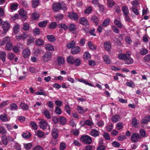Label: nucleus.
<instances>
[{
    "label": "nucleus",
    "instance_id": "f257e3e1",
    "mask_svg": "<svg viewBox=\"0 0 150 150\" xmlns=\"http://www.w3.org/2000/svg\"><path fill=\"white\" fill-rule=\"evenodd\" d=\"M61 9L64 10H66V6L64 4H60L59 3H56L53 4V9L55 12H58Z\"/></svg>",
    "mask_w": 150,
    "mask_h": 150
},
{
    "label": "nucleus",
    "instance_id": "f03ea898",
    "mask_svg": "<svg viewBox=\"0 0 150 150\" xmlns=\"http://www.w3.org/2000/svg\"><path fill=\"white\" fill-rule=\"evenodd\" d=\"M52 57V53L49 51H47L42 57V60L44 62H47L50 61Z\"/></svg>",
    "mask_w": 150,
    "mask_h": 150
},
{
    "label": "nucleus",
    "instance_id": "7ed1b4c3",
    "mask_svg": "<svg viewBox=\"0 0 150 150\" xmlns=\"http://www.w3.org/2000/svg\"><path fill=\"white\" fill-rule=\"evenodd\" d=\"M80 139L83 143L86 144H90L92 142L91 138L90 136L87 135L81 136Z\"/></svg>",
    "mask_w": 150,
    "mask_h": 150
},
{
    "label": "nucleus",
    "instance_id": "20e7f679",
    "mask_svg": "<svg viewBox=\"0 0 150 150\" xmlns=\"http://www.w3.org/2000/svg\"><path fill=\"white\" fill-rule=\"evenodd\" d=\"M141 138V137L139 134L137 133H134L131 136V140L133 142H136Z\"/></svg>",
    "mask_w": 150,
    "mask_h": 150
},
{
    "label": "nucleus",
    "instance_id": "39448f33",
    "mask_svg": "<svg viewBox=\"0 0 150 150\" xmlns=\"http://www.w3.org/2000/svg\"><path fill=\"white\" fill-rule=\"evenodd\" d=\"M124 62L125 64H131L133 63V59L131 57L129 54H128L125 59Z\"/></svg>",
    "mask_w": 150,
    "mask_h": 150
},
{
    "label": "nucleus",
    "instance_id": "423d86ee",
    "mask_svg": "<svg viewBox=\"0 0 150 150\" xmlns=\"http://www.w3.org/2000/svg\"><path fill=\"white\" fill-rule=\"evenodd\" d=\"M30 51L28 48L24 49L22 52V55L25 59L28 58L30 55Z\"/></svg>",
    "mask_w": 150,
    "mask_h": 150
},
{
    "label": "nucleus",
    "instance_id": "0eeeda50",
    "mask_svg": "<svg viewBox=\"0 0 150 150\" xmlns=\"http://www.w3.org/2000/svg\"><path fill=\"white\" fill-rule=\"evenodd\" d=\"M81 52V49L80 47L78 46H75L73 47L71 50V52L72 54H77Z\"/></svg>",
    "mask_w": 150,
    "mask_h": 150
},
{
    "label": "nucleus",
    "instance_id": "6e6552de",
    "mask_svg": "<svg viewBox=\"0 0 150 150\" xmlns=\"http://www.w3.org/2000/svg\"><path fill=\"white\" fill-rule=\"evenodd\" d=\"M48 125V123L44 120H42L39 122L40 127L43 129H46Z\"/></svg>",
    "mask_w": 150,
    "mask_h": 150
},
{
    "label": "nucleus",
    "instance_id": "1a4fd4ad",
    "mask_svg": "<svg viewBox=\"0 0 150 150\" xmlns=\"http://www.w3.org/2000/svg\"><path fill=\"white\" fill-rule=\"evenodd\" d=\"M111 119L113 122L116 123L117 122L120 121L121 119V117L120 115L115 114L112 116Z\"/></svg>",
    "mask_w": 150,
    "mask_h": 150
},
{
    "label": "nucleus",
    "instance_id": "9d476101",
    "mask_svg": "<svg viewBox=\"0 0 150 150\" xmlns=\"http://www.w3.org/2000/svg\"><path fill=\"white\" fill-rule=\"evenodd\" d=\"M2 28L5 33H6L10 29V25L8 22H4L2 25Z\"/></svg>",
    "mask_w": 150,
    "mask_h": 150
},
{
    "label": "nucleus",
    "instance_id": "9b49d317",
    "mask_svg": "<svg viewBox=\"0 0 150 150\" xmlns=\"http://www.w3.org/2000/svg\"><path fill=\"white\" fill-rule=\"evenodd\" d=\"M68 16L71 19L75 20H77L79 18L77 14L74 12H71L69 13Z\"/></svg>",
    "mask_w": 150,
    "mask_h": 150
},
{
    "label": "nucleus",
    "instance_id": "f8f14e48",
    "mask_svg": "<svg viewBox=\"0 0 150 150\" xmlns=\"http://www.w3.org/2000/svg\"><path fill=\"white\" fill-rule=\"evenodd\" d=\"M100 132L97 130L93 129L91 131L90 134L93 137H96L99 135Z\"/></svg>",
    "mask_w": 150,
    "mask_h": 150
},
{
    "label": "nucleus",
    "instance_id": "ddd939ff",
    "mask_svg": "<svg viewBox=\"0 0 150 150\" xmlns=\"http://www.w3.org/2000/svg\"><path fill=\"white\" fill-rule=\"evenodd\" d=\"M104 47L105 50L107 51H110L111 49V44L109 42H106L104 43Z\"/></svg>",
    "mask_w": 150,
    "mask_h": 150
},
{
    "label": "nucleus",
    "instance_id": "4468645a",
    "mask_svg": "<svg viewBox=\"0 0 150 150\" xmlns=\"http://www.w3.org/2000/svg\"><path fill=\"white\" fill-rule=\"evenodd\" d=\"M42 113L47 118L49 119L51 118V114L48 110H43Z\"/></svg>",
    "mask_w": 150,
    "mask_h": 150
},
{
    "label": "nucleus",
    "instance_id": "2eb2a0df",
    "mask_svg": "<svg viewBox=\"0 0 150 150\" xmlns=\"http://www.w3.org/2000/svg\"><path fill=\"white\" fill-rule=\"evenodd\" d=\"M9 109L12 111L17 110L18 107L17 105L14 103H11L10 104Z\"/></svg>",
    "mask_w": 150,
    "mask_h": 150
},
{
    "label": "nucleus",
    "instance_id": "dca6fc26",
    "mask_svg": "<svg viewBox=\"0 0 150 150\" xmlns=\"http://www.w3.org/2000/svg\"><path fill=\"white\" fill-rule=\"evenodd\" d=\"M45 47L46 50L50 51H53L54 50L53 46L49 44L45 45Z\"/></svg>",
    "mask_w": 150,
    "mask_h": 150
},
{
    "label": "nucleus",
    "instance_id": "f3484780",
    "mask_svg": "<svg viewBox=\"0 0 150 150\" xmlns=\"http://www.w3.org/2000/svg\"><path fill=\"white\" fill-rule=\"evenodd\" d=\"M35 44L37 46H41L44 45V42L42 40L39 38L36 40Z\"/></svg>",
    "mask_w": 150,
    "mask_h": 150
},
{
    "label": "nucleus",
    "instance_id": "a211bd4d",
    "mask_svg": "<svg viewBox=\"0 0 150 150\" xmlns=\"http://www.w3.org/2000/svg\"><path fill=\"white\" fill-rule=\"evenodd\" d=\"M52 135L53 137L55 139H56L58 137V132L57 129L55 128H53L52 129Z\"/></svg>",
    "mask_w": 150,
    "mask_h": 150
},
{
    "label": "nucleus",
    "instance_id": "6ab92c4d",
    "mask_svg": "<svg viewBox=\"0 0 150 150\" xmlns=\"http://www.w3.org/2000/svg\"><path fill=\"white\" fill-rule=\"evenodd\" d=\"M74 60L75 59L72 56H69L68 57L67 59V62L70 64H74Z\"/></svg>",
    "mask_w": 150,
    "mask_h": 150
},
{
    "label": "nucleus",
    "instance_id": "aec40b11",
    "mask_svg": "<svg viewBox=\"0 0 150 150\" xmlns=\"http://www.w3.org/2000/svg\"><path fill=\"white\" fill-rule=\"evenodd\" d=\"M104 62L107 64H110L111 63L110 59L109 56L107 55H105L103 57Z\"/></svg>",
    "mask_w": 150,
    "mask_h": 150
},
{
    "label": "nucleus",
    "instance_id": "412c9836",
    "mask_svg": "<svg viewBox=\"0 0 150 150\" xmlns=\"http://www.w3.org/2000/svg\"><path fill=\"white\" fill-rule=\"evenodd\" d=\"M80 23L83 25H87L88 24V23L87 19L84 17H82L80 20Z\"/></svg>",
    "mask_w": 150,
    "mask_h": 150
},
{
    "label": "nucleus",
    "instance_id": "4be33fe9",
    "mask_svg": "<svg viewBox=\"0 0 150 150\" xmlns=\"http://www.w3.org/2000/svg\"><path fill=\"white\" fill-rule=\"evenodd\" d=\"M57 61L59 65H63L64 64L65 60L62 57H59L58 58Z\"/></svg>",
    "mask_w": 150,
    "mask_h": 150
},
{
    "label": "nucleus",
    "instance_id": "5701e85b",
    "mask_svg": "<svg viewBox=\"0 0 150 150\" xmlns=\"http://www.w3.org/2000/svg\"><path fill=\"white\" fill-rule=\"evenodd\" d=\"M22 136L25 139H28L29 138L31 137V134L29 132H23Z\"/></svg>",
    "mask_w": 150,
    "mask_h": 150
},
{
    "label": "nucleus",
    "instance_id": "b1692460",
    "mask_svg": "<svg viewBox=\"0 0 150 150\" xmlns=\"http://www.w3.org/2000/svg\"><path fill=\"white\" fill-rule=\"evenodd\" d=\"M149 122H150V116L149 115L146 116L141 120L142 123L147 124Z\"/></svg>",
    "mask_w": 150,
    "mask_h": 150
},
{
    "label": "nucleus",
    "instance_id": "393cba45",
    "mask_svg": "<svg viewBox=\"0 0 150 150\" xmlns=\"http://www.w3.org/2000/svg\"><path fill=\"white\" fill-rule=\"evenodd\" d=\"M115 24L119 28H122L123 27V25L122 24L120 21L117 19H115L114 21Z\"/></svg>",
    "mask_w": 150,
    "mask_h": 150
},
{
    "label": "nucleus",
    "instance_id": "a878e982",
    "mask_svg": "<svg viewBox=\"0 0 150 150\" xmlns=\"http://www.w3.org/2000/svg\"><path fill=\"white\" fill-rule=\"evenodd\" d=\"M29 29V24L27 23H23L22 28V30L24 31L28 30Z\"/></svg>",
    "mask_w": 150,
    "mask_h": 150
},
{
    "label": "nucleus",
    "instance_id": "bb28decb",
    "mask_svg": "<svg viewBox=\"0 0 150 150\" xmlns=\"http://www.w3.org/2000/svg\"><path fill=\"white\" fill-rule=\"evenodd\" d=\"M39 0H33L32 2V6L33 8H36L39 4Z\"/></svg>",
    "mask_w": 150,
    "mask_h": 150
},
{
    "label": "nucleus",
    "instance_id": "cd10ccee",
    "mask_svg": "<svg viewBox=\"0 0 150 150\" xmlns=\"http://www.w3.org/2000/svg\"><path fill=\"white\" fill-rule=\"evenodd\" d=\"M10 39L8 36L6 37L3 39V41L2 42V45H4L5 44H6L8 43L11 42H10Z\"/></svg>",
    "mask_w": 150,
    "mask_h": 150
},
{
    "label": "nucleus",
    "instance_id": "c85d7f7f",
    "mask_svg": "<svg viewBox=\"0 0 150 150\" xmlns=\"http://www.w3.org/2000/svg\"><path fill=\"white\" fill-rule=\"evenodd\" d=\"M122 10L124 15H129V11L127 7L125 6H123L122 8Z\"/></svg>",
    "mask_w": 150,
    "mask_h": 150
},
{
    "label": "nucleus",
    "instance_id": "c756f323",
    "mask_svg": "<svg viewBox=\"0 0 150 150\" xmlns=\"http://www.w3.org/2000/svg\"><path fill=\"white\" fill-rule=\"evenodd\" d=\"M6 54L5 52H0V58L1 59L3 62L6 60Z\"/></svg>",
    "mask_w": 150,
    "mask_h": 150
},
{
    "label": "nucleus",
    "instance_id": "7c9ffc66",
    "mask_svg": "<svg viewBox=\"0 0 150 150\" xmlns=\"http://www.w3.org/2000/svg\"><path fill=\"white\" fill-rule=\"evenodd\" d=\"M47 40L51 42H54L56 40L55 37L53 35H47Z\"/></svg>",
    "mask_w": 150,
    "mask_h": 150
},
{
    "label": "nucleus",
    "instance_id": "2f4dec72",
    "mask_svg": "<svg viewBox=\"0 0 150 150\" xmlns=\"http://www.w3.org/2000/svg\"><path fill=\"white\" fill-rule=\"evenodd\" d=\"M75 45V42L73 40L67 44V47L69 48L72 49L73 47H74Z\"/></svg>",
    "mask_w": 150,
    "mask_h": 150
},
{
    "label": "nucleus",
    "instance_id": "473e14b6",
    "mask_svg": "<svg viewBox=\"0 0 150 150\" xmlns=\"http://www.w3.org/2000/svg\"><path fill=\"white\" fill-rule=\"evenodd\" d=\"M68 28H69L71 31H74L76 29V26L74 24H69L68 25Z\"/></svg>",
    "mask_w": 150,
    "mask_h": 150
},
{
    "label": "nucleus",
    "instance_id": "72a5a7b5",
    "mask_svg": "<svg viewBox=\"0 0 150 150\" xmlns=\"http://www.w3.org/2000/svg\"><path fill=\"white\" fill-rule=\"evenodd\" d=\"M128 54H124L123 53H121L118 55V57L119 59L121 60H124L125 61L126 57Z\"/></svg>",
    "mask_w": 150,
    "mask_h": 150
},
{
    "label": "nucleus",
    "instance_id": "f704fd0d",
    "mask_svg": "<svg viewBox=\"0 0 150 150\" xmlns=\"http://www.w3.org/2000/svg\"><path fill=\"white\" fill-rule=\"evenodd\" d=\"M139 53L142 55H144L148 53V50L144 48H141L139 49Z\"/></svg>",
    "mask_w": 150,
    "mask_h": 150
},
{
    "label": "nucleus",
    "instance_id": "c9c22d12",
    "mask_svg": "<svg viewBox=\"0 0 150 150\" xmlns=\"http://www.w3.org/2000/svg\"><path fill=\"white\" fill-rule=\"evenodd\" d=\"M58 26L59 28H63L65 30L68 29V26L65 23H60L58 25Z\"/></svg>",
    "mask_w": 150,
    "mask_h": 150
},
{
    "label": "nucleus",
    "instance_id": "e433bc0d",
    "mask_svg": "<svg viewBox=\"0 0 150 150\" xmlns=\"http://www.w3.org/2000/svg\"><path fill=\"white\" fill-rule=\"evenodd\" d=\"M0 118L1 120L4 122L8 121V120L6 115L5 114L1 115L0 116Z\"/></svg>",
    "mask_w": 150,
    "mask_h": 150
},
{
    "label": "nucleus",
    "instance_id": "4c0bfd02",
    "mask_svg": "<svg viewBox=\"0 0 150 150\" xmlns=\"http://www.w3.org/2000/svg\"><path fill=\"white\" fill-rule=\"evenodd\" d=\"M91 19L93 22L96 23V25L98 24V22L99 21V19L96 16H93L91 17Z\"/></svg>",
    "mask_w": 150,
    "mask_h": 150
},
{
    "label": "nucleus",
    "instance_id": "58836bf2",
    "mask_svg": "<svg viewBox=\"0 0 150 150\" xmlns=\"http://www.w3.org/2000/svg\"><path fill=\"white\" fill-rule=\"evenodd\" d=\"M110 20L109 18H107L104 20L102 25L104 27H106L110 23Z\"/></svg>",
    "mask_w": 150,
    "mask_h": 150
},
{
    "label": "nucleus",
    "instance_id": "ea45409f",
    "mask_svg": "<svg viewBox=\"0 0 150 150\" xmlns=\"http://www.w3.org/2000/svg\"><path fill=\"white\" fill-rule=\"evenodd\" d=\"M13 47V45L11 42L8 43H7L5 47V48L6 50H10L12 49Z\"/></svg>",
    "mask_w": 150,
    "mask_h": 150
},
{
    "label": "nucleus",
    "instance_id": "a19ab883",
    "mask_svg": "<svg viewBox=\"0 0 150 150\" xmlns=\"http://www.w3.org/2000/svg\"><path fill=\"white\" fill-rule=\"evenodd\" d=\"M20 106L22 109L24 110H27L28 108V106L24 103H21Z\"/></svg>",
    "mask_w": 150,
    "mask_h": 150
},
{
    "label": "nucleus",
    "instance_id": "79ce46f5",
    "mask_svg": "<svg viewBox=\"0 0 150 150\" xmlns=\"http://www.w3.org/2000/svg\"><path fill=\"white\" fill-rule=\"evenodd\" d=\"M63 15L61 14H57L55 16L56 20L57 21H59L62 20L63 18Z\"/></svg>",
    "mask_w": 150,
    "mask_h": 150
},
{
    "label": "nucleus",
    "instance_id": "37998d69",
    "mask_svg": "<svg viewBox=\"0 0 150 150\" xmlns=\"http://www.w3.org/2000/svg\"><path fill=\"white\" fill-rule=\"evenodd\" d=\"M59 120L60 121V123L62 125H64L66 124V119L65 118L63 117H60Z\"/></svg>",
    "mask_w": 150,
    "mask_h": 150
},
{
    "label": "nucleus",
    "instance_id": "c03bdc74",
    "mask_svg": "<svg viewBox=\"0 0 150 150\" xmlns=\"http://www.w3.org/2000/svg\"><path fill=\"white\" fill-rule=\"evenodd\" d=\"M83 57L84 59H88L91 58V56L88 52H86L84 54Z\"/></svg>",
    "mask_w": 150,
    "mask_h": 150
},
{
    "label": "nucleus",
    "instance_id": "a18cd8bd",
    "mask_svg": "<svg viewBox=\"0 0 150 150\" xmlns=\"http://www.w3.org/2000/svg\"><path fill=\"white\" fill-rule=\"evenodd\" d=\"M2 142L4 145H6L7 144V138L6 136L2 137L1 138Z\"/></svg>",
    "mask_w": 150,
    "mask_h": 150
},
{
    "label": "nucleus",
    "instance_id": "49530a36",
    "mask_svg": "<svg viewBox=\"0 0 150 150\" xmlns=\"http://www.w3.org/2000/svg\"><path fill=\"white\" fill-rule=\"evenodd\" d=\"M37 135L40 138H42L45 135L44 133L40 130H38L37 132Z\"/></svg>",
    "mask_w": 150,
    "mask_h": 150
},
{
    "label": "nucleus",
    "instance_id": "de8ad7c7",
    "mask_svg": "<svg viewBox=\"0 0 150 150\" xmlns=\"http://www.w3.org/2000/svg\"><path fill=\"white\" fill-rule=\"evenodd\" d=\"M47 21H42L38 23L39 26L41 27H43L45 26L47 24Z\"/></svg>",
    "mask_w": 150,
    "mask_h": 150
},
{
    "label": "nucleus",
    "instance_id": "09e8293b",
    "mask_svg": "<svg viewBox=\"0 0 150 150\" xmlns=\"http://www.w3.org/2000/svg\"><path fill=\"white\" fill-rule=\"evenodd\" d=\"M35 93L37 95H43L44 96H46L47 95L42 90H41L40 91L36 92H35Z\"/></svg>",
    "mask_w": 150,
    "mask_h": 150
},
{
    "label": "nucleus",
    "instance_id": "8fccbe9b",
    "mask_svg": "<svg viewBox=\"0 0 150 150\" xmlns=\"http://www.w3.org/2000/svg\"><path fill=\"white\" fill-rule=\"evenodd\" d=\"M19 15L25 17L26 15V12L23 9H20L19 11Z\"/></svg>",
    "mask_w": 150,
    "mask_h": 150
},
{
    "label": "nucleus",
    "instance_id": "3c124183",
    "mask_svg": "<svg viewBox=\"0 0 150 150\" xmlns=\"http://www.w3.org/2000/svg\"><path fill=\"white\" fill-rule=\"evenodd\" d=\"M18 5L17 4H13L11 6V9L12 11H13L16 10Z\"/></svg>",
    "mask_w": 150,
    "mask_h": 150
},
{
    "label": "nucleus",
    "instance_id": "603ef678",
    "mask_svg": "<svg viewBox=\"0 0 150 150\" xmlns=\"http://www.w3.org/2000/svg\"><path fill=\"white\" fill-rule=\"evenodd\" d=\"M78 81L80 82H82L85 84H92L91 83H88L86 80L83 78L79 79H78Z\"/></svg>",
    "mask_w": 150,
    "mask_h": 150
},
{
    "label": "nucleus",
    "instance_id": "864d4df0",
    "mask_svg": "<svg viewBox=\"0 0 150 150\" xmlns=\"http://www.w3.org/2000/svg\"><path fill=\"white\" fill-rule=\"evenodd\" d=\"M20 29V26L18 25H15L13 28V31L15 33L19 32Z\"/></svg>",
    "mask_w": 150,
    "mask_h": 150
},
{
    "label": "nucleus",
    "instance_id": "5fc2aeb1",
    "mask_svg": "<svg viewBox=\"0 0 150 150\" xmlns=\"http://www.w3.org/2000/svg\"><path fill=\"white\" fill-rule=\"evenodd\" d=\"M81 63V60L79 59H75L74 64L76 66H78L80 65Z\"/></svg>",
    "mask_w": 150,
    "mask_h": 150
},
{
    "label": "nucleus",
    "instance_id": "6e6d98bb",
    "mask_svg": "<svg viewBox=\"0 0 150 150\" xmlns=\"http://www.w3.org/2000/svg\"><path fill=\"white\" fill-rule=\"evenodd\" d=\"M123 126V123L121 122H119L116 124L117 129L119 130L122 129Z\"/></svg>",
    "mask_w": 150,
    "mask_h": 150
},
{
    "label": "nucleus",
    "instance_id": "4d7b16f0",
    "mask_svg": "<svg viewBox=\"0 0 150 150\" xmlns=\"http://www.w3.org/2000/svg\"><path fill=\"white\" fill-rule=\"evenodd\" d=\"M33 33L35 35H38L40 34V31L38 28H36L33 30Z\"/></svg>",
    "mask_w": 150,
    "mask_h": 150
},
{
    "label": "nucleus",
    "instance_id": "13d9d810",
    "mask_svg": "<svg viewBox=\"0 0 150 150\" xmlns=\"http://www.w3.org/2000/svg\"><path fill=\"white\" fill-rule=\"evenodd\" d=\"M57 26V24L55 22H53L49 26V28L50 29H54Z\"/></svg>",
    "mask_w": 150,
    "mask_h": 150
},
{
    "label": "nucleus",
    "instance_id": "bf43d9fd",
    "mask_svg": "<svg viewBox=\"0 0 150 150\" xmlns=\"http://www.w3.org/2000/svg\"><path fill=\"white\" fill-rule=\"evenodd\" d=\"M92 9L91 6L87 7L84 11V12L86 14H89L92 11Z\"/></svg>",
    "mask_w": 150,
    "mask_h": 150
},
{
    "label": "nucleus",
    "instance_id": "052dcab7",
    "mask_svg": "<svg viewBox=\"0 0 150 150\" xmlns=\"http://www.w3.org/2000/svg\"><path fill=\"white\" fill-rule=\"evenodd\" d=\"M55 111L57 114L59 115L61 114L62 113L61 109L58 107H56Z\"/></svg>",
    "mask_w": 150,
    "mask_h": 150
},
{
    "label": "nucleus",
    "instance_id": "680f3d73",
    "mask_svg": "<svg viewBox=\"0 0 150 150\" xmlns=\"http://www.w3.org/2000/svg\"><path fill=\"white\" fill-rule=\"evenodd\" d=\"M32 17L34 20H36L39 17V15L38 13H35L32 14Z\"/></svg>",
    "mask_w": 150,
    "mask_h": 150
},
{
    "label": "nucleus",
    "instance_id": "e2e57ef3",
    "mask_svg": "<svg viewBox=\"0 0 150 150\" xmlns=\"http://www.w3.org/2000/svg\"><path fill=\"white\" fill-rule=\"evenodd\" d=\"M132 126L135 127L136 126L137 122V120L135 117H133L132 118Z\"/></svg>",
    "mask_w": 150,
    "mask_h": 150
},
{
    "label": "nucleus",
    "instance_id": "0e129e2a",
    "mask_svg": "<svg viewBox=\"0 0 150 150\" xmlns=\"http://www.w3.org/2000/svg\"><path fill=\"white\" fill-rule=\"evenodd\" d=\"M77 110L80 113L83 114L84 112V110L83 107L78 106L77 107Z\"/></svg>",
    "mask_w": 150,
    "mask_h": 150
},
{
    "label": "nucleus",
    "instance_id": "69168bd1",
    "mask_svg": "<svg viewBox=\"0 0 150 150\" xmlns=\"http://www.w3.org/2000/svg\"><path fill=\"white\" fill-rule=\"evenodd\" d=\"M65 108L67 113L69 115H70L71 114V110L70 107L68 105H66Z\"/></svg>",
    "mask_w": 150,
    "mask_h": 150
},
{
    "label": "nucleus",
    "instance_id": "338daca9",
    "mask_svg": "<svg viewBox=\"0 0 150 150\" xmlns=\"http://www.w3.org/2000/svg\"><path fill=\"white\" fill-rule=\"evenodd\" d=\"M112 145L115 147H119L120 144L118 142L116 141H114L112 143Z\"/></svg>",
    "mask_w": 150,
    "mask_h": 150
},
{
    "label": "nucleus",
    "instance_id": "774afa93",
    "mask_svg": "<svg viewBox=\"0 0 150 150\" xmlns=\"http://www.w3.org/2000/svg\"><path fill=\"white\" fill-rule=\"evenodd\" d=\"M125 40L126 42L128 44H130L132 42L131 38L129 36H127L125 37Z\"/></svg>",
    "mask_w": 150,
    "mask_h": 150
}]
</instances>
